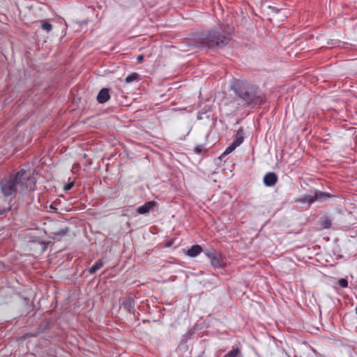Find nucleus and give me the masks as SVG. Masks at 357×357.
<instances>
[{
	"instance_id": "nucleus-1",
	"label": "nucleus",
	"mask_w": 357,
	"mask_h": 357,
	"mask_svg": "<svg viewBox=\"0 0 357 357\" xmlns=\"http://www.w3.org/2000/svg\"><path fill=\"white\" fill-rule=\"evenodd\" d=\"M195 40L197 47L213 50L222 48L229 41V38L222 34L218 29H211L206 33L198 35Z\"/></svg>"
},
{
	"instance_id": "nucleus-2",
	"label": "nucleus",
	"mask_w": 357,
	"mask_h": 357,
	"mask_svg": "<svg viewBox=\"0 0 357 357\" xmlns=\"http://www.w3.org/2000/svg\"><path fill=\"white\" fill-rule=\"evenodd\" d=\"M25 170H20L15 176L6 178L1 182V192L5 196H10L17 191H20V182Z\"/></svg>"
},
{
	"instance_id": "nucleus-3",
	"label": "nucleus",
	"mask_w": 357,
	"mask_h": 357,
	"mask_svg": "<svg viewBox=\"0 0 357 357\" xmlns=\"http://www.w3.org/2000/svg\"><path fill=\"white\" fill-rule=\"evenodd\" d=\"M235 92L245 105H257L263 101L262 96L257 94V91H235Z\"/></svg>"
},
{
	"instance_id": "nucleus-4",
	"label": "nucleus",
	"mask_w": 357,
	"mask_h": 357,
	"mask_svg": "<svg viewBox=\"0 0 357 357\" xmlns=\"http://www.w3.org/2000/svg\"><path fill=\"white\" fill-rule=\"evenodd\" d=\"M331 195L326 192H322L320 191H315L314 195H305L298 198L296 202L302 204H311L316 200H322L326 197H331Z\"/></svg>"
},
{
	"instance_id": "nucleus-5",
	"label": "nucleus",
	"mask_w": 357,
	"mask_h": 357,
	"mask_svg": "<svg viewBox=\"0 0 357 357\" xmlns=\"http://www.w3.org/2000/svg\"><path fill=\"white\" fill-rule=\"evenodd\" d=\"M35 178L28 176L25 171V174L22 176V182H20V192L33 191L35 190Z\"/></svg>"
},
{
	"instance_id": "nucleus-6",
	"label": "nucleus",
	"mask_w": 357,
	"mask_h": 357,
	"mask_svg": "<svg viewBox=\"0 0 357 357\" xmlns=\"http://www.w3.org/2000/svg\"><path fill=\"white\" fill-rule=\"evenodd\" d=\"M206 255L211 261V264L214 268H222L225 266V261L222 256L215 250H208L205 252Z\"/></svg>"
},
{
	"instance_id": "nucleus-7",
	"label": "nucleus",
	"mask_w": 357,
	"mask_h": 357,
	"mask_svg": "<svg viewBox=\"0 0 357 357\" xmlns=\"http://www.w3.org/2000/svg\"><path fill=\"white\" fill-rule=\"evenodd\" d=\"M249 88L248 83L244 79H232L230 83V89H247Z\"/></svg>"
},
{
	"instance_id": "nucleus-8",
	"label": "nucleus",
	"mask_w": 357,
	"mask_h": 357,
	"mask_svg": "<svg viewBox=\"0 0 357 357\" xmlns=\"http://www.w3.org/2000/svg\"><path fill=\"white\" fill-rule=\"evenodd\" d=\"M157 204L154 201H150L146 202L144 205L139 206L137 209V212L139 214H146L152 211L155 206Z\"/></svg>"
},
{
	"instance_id": "nucleus-9",
	"label": "nucleus",
	"mask_w": 357,
	"mask_h": 357,
	"mask_svg": "<svg viewBox=\"0 0 357 357\" xmlns=\"http://www.w3.org/2000/svg\"><path fill=\"white\" fill-rule=\"evenodd\" d=\"M278 181V176L273 172H268L264 176V183L265 185L271 187L275 185Z\"/></svg>"
},
{
	"instance_id": "nucleus-10",
	"label": "nucleus",
	"mask_w": 357,
	"mask_h": 357,
	"mask_svg": "<svg viewBox=\"0 0 357 357\" xmlns=\"http://www.w3.org/2000/svg\"><path fill=\"white\" fill-rule=\"evenodd\" d=\"M244 139V132L243 128H240L235 135V139L234 140V143L236 144L238 146H240Z\"/></svg>"
},
{
	"instance_id": "nucleus-11",
	"label": "nucleus",
	"mask_w": 357,
	"mask_h": 357,
	"mask_svg": "<svg viewBox=\"0 0 357 357\" xmlns=\"http://www.w3.org/2000/svg\"><path fill=\"white\" fill-rule=\"evenodd\" d=\"M202 251V247L199 245H195L192 246L189 250H188L186 254L187 255L191 257H195L197 256L199 254H200Z\"/></svg>"
},
{
	"instance_id": "nucleus-12",
	"label": "nucleus",
	"mask_w": 357,
	"mask_h": 357,
	"mask_svg": "<svg viewBox=\"0 0 357 357\" xmlns=\"http://www.w3.org/2000/svg\"><path fill=\"white\" fill-rule=\"evenodd\" d=\"M110 98L109 91H100L96 98L99 103L107 102Z\"/></svg>"
},
{
	"instance_id": "nucleus-13",
	"label": "nucleus",
	"mask_w": 357,
	"mask_h": 357,
	"mask_svg": "<svg viewBox=\"0 0 357 357\" xmlns=\"http://www.w3.org/2000/svg\"><path fill=\"white\" fill-rule=\"evenodd\" d=\"M134 301L131 298H126L123 303V307L126 310H127L130 313L134 312Z\"/></svg>"
},
{
	"instance_id": "nucleus-14",
	"label": "nucleus",
	"mask_w": 357,
	"mask_h": 357,
	"mask_svg": "<svg viewBox=\"0 0 357 357\" xmlns=\"http://www.w3.org/2000/svg\"><path fill=\"white\" fill-rule=\"evenodd\" d=\"M140 79V75L137 73H132L126 77V82L129 84L133 82H138Z\"/></svg>"
},
{
	"instance_id": "nucleus-15",
	"label": "nucleus",
	"mask_w": 357,
	"mask_h": 357,
	"mask_svg": "<svg viewBox=\"0 0 357 357\" xmlns=\"http://www.w3.org/2000/svg\"><path fill=\"white\" fill-rule=\"evenodd\" d=\"M104 264V262L102 259H99L95 264H93L89 270V272L91 275L95 273L98 270H99Z\"/></svg>"
},
{
	"instance_id": "nucleus-16",
	"label": "nucleus",
	"mask_w": 357,
	"mask_h": 357,
	"mask_svg": "<svg viewBox=\"0 0 357 357\" xmlns=\"http://www.w3.org/2000/svg\"><path fill=\"white\" fill-rule=\"evenodd\" d=\"M40 24L41 29L47 33L50 32L52 29V25L46 20H41Z\"/></svg>"
},
{
	"instance_id": "nucleus-17",
	"label": "nucleus",
	"mask_w": 357,
	"mask_h": 357,
	"mask_svg": "<svg viewBox=\"0 0 357 357\" xmlns=\"http://www.w3.org/2000/svg\"><path fill=\"white\" fill-rule=\"evenodd\" d=\"M241 351L238 348L232 349L224 357H240Z\"/></svg>"
},
{
	"instance_id": "nucleus-18",
	"label": "nucleus",
	"mask_w": 357,
	"mask_h": 357,
	"mask_svg": "<svg viewBox=\"0 0 357 357\" xmlns=\"http://www.w3.org/2000/svg\"><path fill=\"white\" fill-rule=\"evenodd\" d=\"M236 147H238V146L234 144V142H232L231 144H230L227 147V149H225V151L223 152V155H227V154H229L230 153H231L234 150H235L236 149Z\"/></svg>"
},
{
	"instance_id": "nucleus-19",
	"label": "nucleus",
	"mask_w": 357,
	"mask_h": 357,
	"mask_svg": "<svg viewBox=\"0 0 357 357\" xmlns=\"http://www.w3.org/2000/svg\"><path fill=\"white\" fill-rule=\"evenodd\" d=\"M331 222L329 219L326 218L325 219L322 223H321V226L324 229H328L331 227Z\"/></svg>"
},
{
	"instance_id": "nucleus-20",
	"label": "nucleus",
	"mask_w": 357,
	"mask_h": 357,
	"mask_svg": "<svg viewBox=\"0 0 357 357\" xmlns=\"http://www.w3.org/2000/svg\"><path fill=\"white\" fill-rule=\"evenodd\" d=\"M338 284L341 287L345 288L348 285V282L346 279L342 278L338 281Z\"/></svg>"
},
{
	"instance_id": "nucleus-21",
	"label": "nucleus",
	"mask_w": 357,
	"mask_h": 357,
	"mask_svg": "<svg viewBox=\"0 0 357 357\" xmlns=\"http://www.w3.org/2000/svg\"><path fill=\"white\" fill-rule=\"evenodd\" d=\"M204 149V146L199 145V146H197L195 148V152L197 153H201Z\"/></svg>"
},
{
	"instance_id": "nucleus-22",
	"label": "nucleus",
	"mask_w": 357,
	"mask_h": 357,
	"mask_svg": "<svg viewBox=\"0 0 357 357\" xmlns=\"http://www.w3.org/2000/svg\"><path fill=\"white\" fill-rule=\"evenodd\" d=\"M74 183H69L68 185H66L64 186V190H69L72 188V187L73 186Z\"/></svg>"
},
{
	"instance_id": "nucleus-23",
	"label": "nucleus",
	"mask_w": 357,
	"mask_h": 357,
	"mask_svg": "<svg viewBox=\"0 0 357 357\" xmlns=\"http://www.w3.org/2000/svg\"><path fill=\"white\" fill-rule=\"evenodd\" d=\"M137 59V61H142L144 59V56L142 55H139Z\"/></svg>"
},
{
	"instance_id": "nucleus-24",
	"label": "nucleus",
	"mask_w": 357,
	"mask_h": 357,
	"mask_svg": "<svg viewBox=\"0 0 357 357\" xmlns=\"http://www.w3.org/2000/svg\"><path fill=\"white\" fill-rule=\"evenodd\" d=\"M66 234V231H63V230H62V231L59 233V234H61V235H65Z\"/></svg>"
},
{
	"instance_id": "nucleus-25",
	"label": "nucleus",
	"mask_w": 357,
	"mask_h": 357,
	"mask_svg": "<svg viewBox=\"0 0 357 357\" xmlns=\"http://www.w3.org/2000/svg\"><path fill=\"white\" fill-rule=\"evenodd\" d=\"M181 86H178V87H175V89H178V88H180Z\"/></svg>"
}]
</instances>
